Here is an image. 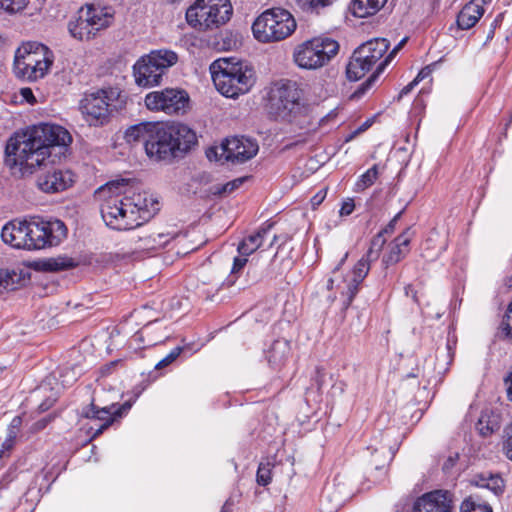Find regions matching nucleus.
Returning <instances> with one entry per match:
<instances>
[{
	"label": "nucleus",
	"instance_id": "13d9d810",
	"mask_svg": "<svg viewBox=\"0 0 512 512\" xmlns=\"http://www.w3.org/2000/svg\"><path fill=\"white\" fill-rule=\"evenodd\" d=\"M405 293L407 296H409L411 294L413 299L416 300V292L414 291V289L411 285H408L407 287H405Z\"/></svg>",
	"mask_w": 512,
	"mask_h": 512
},
{
	"label": "nucleus",
	"instance_id": "49530a36",
	"mask_svg": "<svg viewBox=\"0 0 512 512\" xmlns=\"http://www.w3.org/2000/svg\"><path fill=\"white\" fill-rule=\"evenodd\" d=\"M21 95L29 103H34L36 101L33 92L30 88H22Z\"/></svg>",
	"mask_w": 512,
	"mask_h": 512
},
{
	"label": "nucleus",
	"instance_id": "4c0bfd02",
	"mask_svg": "<svg viewBox=\"0 0 512 512\" xmlns=\"http://www.w3.org/2000/svg\"><path fill=\"white\" fill-rule=\"evenodd\" d=\"M496 427H497V423L490 421L488 419V416L485 414L481 415V417L479 418L478 423H477V429H478L479 433L483 436L492 434L494 432V430L496 429Z\"/></svg>",
	"mask_w": 512,
	"mask_h": 512
},
{
	"label": "nucleus",
	"instance_id": "e433bc0d",
	"mask_svg": "<svg viewBox=\"0 0 512 512\" xmlns=\"http://www.w3.org/2000/svg\"><path fill=\"white\" fill-rule=\"evenodd\" d=\"M27 4L28 0H0V10L16 13L23 10Z\"/></svg>",
	"mask_w": 512,
	"mask_h": 512
},
{
	"label": "nucleus",
	"instance_id": "473e14b6",
	"mask_svg": "<svg viewBox=\"0 0 512 512\" xmlns=\"http://www.w3.org/2000/svg\"><path fill=\"white\" fill-rule=\"evenodd\" d=\"M246 179V177H240L222 185H214L210 188V192L213 195H228L238 189Z\"/></svg>",
	"mask_w": 512,
	"mask_h": 512
},
{
	"label": "nucleus",
	"instance_id": "69168bd1",
	"mask_svg": "<svg viewBox=\"0 0 512 512\" xmlns=\"http://www.w3.org/2000/svg\"><path fill=\"white\" fill-rule=\"evenodd\" d=\"M446 348H447L448 352L450 353L452 350V346H451L450 342H447Z\"/></svg>",
	"mask_w": 512,
	"mask_h": 512
},
{
	"label": "nucleus",
	"instance_id": "a19ab883",
	"mask_svg": "<svg viewBox=\"0 0 512 512\" xmlns=\"http://www.w3.org/2000/svg\"><path fill=\"white\" fill-rule=\"evenodd\" d=\"M367 450H371L372 454L374 452H376V453H379L382 456H384V461L382 462V466H384V463L387 460V458L389 457V459H391L394 454V452L391 450V447H389L387 444H382V443L380 444V446L370 445L367 447Z\"/></svg>",
	"mask_w": 512,
	"mask_h": 512
},
{
	"label": "nucleus",
	"instance_id": "9d476101",
	"mask_svg": "<svg viewBox=\"0 0 512 512\" xmlns=\"http://www.w3.org/2000/svg\"><path fill=\"white\" fill-rule=\"evenodd\" d=\"M232 12L229 0H196L187 9L186 20L192 28L206 31L224 25Z\"/></svg>",
	"mask_w": 512,
	"mask_h": 512
},
{
	"label": "nucleus",
	"instance_id": "774afa93",
	"mask_svg": "<svg viewBox=\"0 0 512 512\" xmlns=\"http://www.w3.org/2000/svg\"><path fill=\"white\" fill-rule=\"evenodd\" d=\"M323 498H324V499H328V498H329V494H328V492H326V493L323 495Z\"/></svg>",
	"mask_w": 512,
	"mask_h": 512
},
{
	"label": "nucleus",
	"instance_id": "20e7f679",
	"mask_svg": "<svg viewBox=\"0 0 512 512\" xmlns=\"http://www.w3.org/2000/svg\"><path fill=\"white\" fill-rule=\"evenodd\" d=\"M217 90L227 98H236L250 91L255 83V72L246 62L235 58H219L210 65Z\"/></svg>",
	"mask_w": 512,
	"mask_h": 512
},
{
	"label": "nucleus",
	"instance_id": "7ed1b4c3",
	"mask_svg": "<svg viewBox=\"0 0 512 512\" xmlns=\"http://www.w3.org/2000/svg\"><path fill=\"white\" fill-rule=\"evenodd\" d=\"M128 143L141 142L147 156L155 160L174 158L196 144L195 132L182 123L143 122L125 132Z\"/></svg>",
	"mask_w": 512,
	"mask_h": 512
},
{
	"label": "nucleus",
	"instance_id": "393cba45",
	"mask_svg": "<svg viewBox=\"0 0 512 512\" xmlns=\"http://www.w3.org/2000/svg\"><path fill=\"white\" fill-rule=\"evenodd\" d=\"M290 343L285 339L275 340L267 351L266 357L274 369L282 367L290 356Z\"/></svg>",
	"mask_w": 512,
	"mask_h": 512
},
{
	"label": "nucleus",
	"instance_id": "72a5a7b5",
	"mask_svg": "<svg viewBox=\"0 0 512 512\" xmlns=\"http://www.w3.org/2000/svg\"><path fill=\"white\" fill-rule=\"evenodd\" d=\"M335 0H296L300 9L309 13H319L325 7L333 4Z\"/></svg>",
	"mask_w": 512,
	"mask_h": 512
},
{
	"label": "nucleus",
	"instance_id": "39448f33",
	"mask_svg": "<svg viewBox=\"0 0 512 512\" xmlns=\"http://www.w3.org/2000/svg\"><path fill=\"white\" fill-rule=\"evenodd\" d=\"M400 215L401 213L396 214L385 228L373 237L368 251L354 265L351 273L347 275L341 283L337 284V290L344 297L343 307L345 309L351 305L353 299L359 292L362 282L370 271L371 263L379 258L380 252L386 242V239L383 237L384 234H390L394 231Z\"/></svg>",
	"mask_w": 512,
	"mask_h": 512
},
{
	"label": "nucleus",
	"instance_id": "ddd939ff",
	"mask_svg": "<svg viewBox=\"0 0 512 512\" xmlns=\"http://www.w3.org/2000/svg\"><path fill=\"white\" fill-rule=\"evenodd\" d=\"M389 48V41L376 38L363 43L352 54L346 75L350 81H358L384 56Z\"/></svg>",
	"mask_w": 512,
	"mask_h": 512
},
{
	"label": "nucleus",
	"instance_id": "603ef678",
	"mask_svg": "<svg viewBox=\"0 0 512 512\" xmlns=\"http://www.w3.org/2000/svg\"><path fill=\"white\" fill-rule=\"evenodd\" d=\"M430 75V69L428 67L423 68L420 70V72L417 74L414 80H417V83H419L424 78L428 77Z\"/></svg>",
	"mask_w": 512,
	"mask_h": 512
},
{
	"label": "nucleus",
	"instance_id": "680f3d73",
	"mask_svg": "<svg viewBox=\"0 0 512 512\" xmlns=\"http://www.w3.org/2000/svg\"><path fill=\"white\" fill-rule=\"evenodd\" d=\"M341 506V501L337 502L331 509L337 510Z\"/></svg>",
	"mask_w": 512,
	"mask_h": 512
},
{
	"label": "nucleus",
	"instance_id": "37998d69",
	"mask_svg": "<svg viewBox=\"0 0 512 512\" xmlns=\"http://www.w3.org/2000/svg\"><path fill=\"white\" fill-rule=\"evenodd\" d=\"M15 439L16 431L11 430L10 432H8L6 439L1 444V448H3L6 451V453H8L13 448Z\"/></svg>",
	"mask_w": 512,
	"mask_h": 512
},
{
	"label": "nucleus",
	"instance_id": "423d86ee",
	"mask_svg": "<svg viewBox=\"0 0 512 512\" xmlns=\"http://www.w3.org/2000/svg\"><path fill=\"white\" fill-rule=\"evenodd\" d=\"M54 62L53 52L44 44L27 42L16 50L14 73L23 80L42 79Z\"/></svg>",
	"mask_w": 512,
	"mask_h": 512
},
{
	"label": "nucleus",
	"instance_id": "c756f323",
	"mask_svg": "<svg viewBox=\"0 0 512 512\" xmlns=\"http://www.w3.org/2000/svg\"><path fill=\"white\" fill-rule=\"evenodd\" d=\"M76 266V262L73 258L67 256H58L50 258L44 262V268L47 271L58 272Z\"/></svg>",
	"mask_w": 512,
	"mask_h": 512
},
{
	"label": "nucleus",
	"instance_id": "f8f14e48",
	"mask_svg": "<svg viewBox=\"0 0 512 512\" xmlns=\"http://www.w3.org/2000/svg\"><path fill=\"white\" fill-rule=\"evenodd\" d=\"M301 90L292 81L274 83L268 93V107L276 118L291 121L302 110Z\"/></svg>",
	"mask_w": 512,
	"mask_h": 512
},
{
	"label": "nucleus",
	"instance_id": "c03bdc74",
	"mask_svg": "<svg viewBox=\"0 0 512 512\" xmlns=\"http://www.w3.org/2000/svg\"><path fill=\"white\" fill-rule=\"evenodd\" d=\"M248 256L239 255L238 257L234 258L233 267H232V273L239 272L247 263Z\"/></svg>",
	"mask_w": 512,
	"mask_h": 512
},
{
	"label": "nucleus",
	"instance_id": "052dcab7",
	"mask_svg": "<svg viewBox=\"0 0 512 512\" xmlns=\"http://www.w3.org/2000/svg\"><path fill=\"white\" fill-rule=\"evenodd\" d=\"M509 436H512V421H511V424H510V426H509V428L507 430V437H509Z\"/></svg>",
	"mask_w": 512,
	"mask_h": 512
},
{
	"label": "nucleus",
	"instance_id": "412c9836",
	"mask_svg": "<svg viewBox=\"0 0 512 512\" xmlns=\"http://www.w3.org/2000/svg\"><path fill=\"white\" fill-rule=\"evenodd\" d=\"M414 232L407 228L403 233L397 236L389 245V250L384 254L382 263L385 268L400 262L408 253L409 245Z\"/></svg>",
	"mask_w": 512,
	"mask_h": 512
},
{
	"label": "nucleus",
	"instance_id": "bf43d9fd",
	"mask_svg": "<svg viewBox=\"0 0 512 512\" xmlns=\"http://www.w3.org/2000/svg\"><path fill=\"white\" fill-rule=\"evenodd\" d=\"M334 282H335L334 278H329L327 280L326 288H327L328 291H331L334 288Z\"/></svg>",
	"mask_w": 512,
	"mask_h": 512
},
{
	"label": "nucleus",
	"instance_id": "f3484780",
	"mask_svg": "<svg viewBox=\"0 0 512 512\" xmlns=\"http://www.w3.org/2000/svg\"><path fill=\"white\" fill-rule=\"evenodd\" d=\"M1 238L12 248L34 250L32 221L14 219L7 222L2 227Z\"/></svg>",
	"mask_w": 512,
	"mask_h": 512
},
{
	"label": "nucleus",
	"instance_id": "4d7b16f0",
	"mask_svg": "<svg viewBox=\"0 0 512 512\" xmlns=\"http://www.w3.org/2000/svg\"><path fill=\"white\" fill-rule=\"evenodd\" d=\"M232 505L233 503L231 502L230 499L226 500L220 512H230Z\"/></svg>",
	"mask_w": 512,
	"mask_h": 512
},
{
	"label": "nucleus",
	"instance_id": "8fccbe9b",
	"mask_svg": "<svg viewBox=\"0 0 512 512\" xmlns=\"http://www.w3.org/2000/svg\"><path fill=\"white\" fill-rule=\"evenodd\" d=\"M417 84H418L417 80H413L408 85H406L405 87L402 88V90L400 91L399 96L403 97V96L409 94Z\"/></svg>",
	"mask_w": 512,
	"mask_h": 512
},
{
	"label": "nucleus",
	"instance_id": "cd10ccee",
	"mask_svg": "<svg viewBox=\"0 0 512 512\" xmlns=\"http://www.w3.org/2000/svg\"><path fill=\"white\" fill-rule=\"evenodd\" d=\"M387 0H352L350 8L354 16L365 18L376 14Z\"/></svg>",
	"mask_w": 512,
	"mask_h": 512
},
{
	"label": "nucleus",
	"instance_id": "a18cd8bd",
	"mask_svg": "<svg viewBox=\"0 0 512 512\" xmlns=\"http://www.w3.org/2000/svg\"><path fill=\"white\" fill-rule=\"evenodd\" d=\"M370 126V123L369 121H365L361 126H359L356 130H354L353 132H351L350 134H348L345 138V142H349L351 140H353L357 135H359L360 133L366 131L368 129V127Z\"/></svg>",
	"mask_w": 512,
	"mask_h": 512
},
{
	"label": "nucleus",
	"instance_id": "5fc2aeb1",
	"mask_svg": "<svg viewBox=\"0 0 512 512\" xmlns=\"http://www.w3.org/2000/svg\"><path fill=\"white\" fill-rule=\"evenodd\" d=\"M132 341L140 344L143 341V331L135 333L132 337Z\"/></svg>",
	"mask_w": 512,
	"mask_h": 512
},
{
	"label": "nucleus",
	"instance_id": "4be33fe9",
	"mask_svg": "<svg viewBox=\"0 0 512 512\" xmlns=\"http://www.w3.org/2000/svg\"><path fill=\"white\" fill-rule=\"evenodd\" d=\"M82 8L89 20L90 26L95 28L92 29L94 38L101 30L108 28L114 20V12L111 7L86 4Z\"/></svg>",
	"mask_w": 512,
	"mask_h": 512
},
{
	"label": "nucleus",
	"instance_id": "0eeeda50",
	"mask_svg": "<svg viewBox=\"0 0 512 512\" xmlns=\"http://www.w3.org/2000/svg\"><path fill=\"white\" fill-rule=\"evenodd\" d=\"M120 98L121 91L114 87L88 91L79 101V111L89 126H104L117 109Z\"/></svg>",
	"mask_w": 512,
	"mask_h": 512
},
{
	"label": "nucleus",
	"instance_id": "ea45409f",
	"mask_svg": "<svg viewBox=\"0 0 512 512\" xmlns=\"http://www.w3.org/2000/svg\"><path fill=\"white\" fill-rule=\"evenodd\" d=\"M501 325L502 330L505 332V335L512 339V301L508 305Z\"/></svg>",
	"mask_w": 512,
	"mask_h": 512
},
{
	"label": "nucleus",
	"instance_id": "6ab92c4d",
	"mask_svg": "<svg viewBox=\"0 0 512 512\" xmlns=\"http://www.w3.org/2000/svg\"><path fill=\"white\" fill-rule=\"evenodd\" d=\"M75 174L68 169L52 168L37 178L38 188L45 193H57L72 186Z\"/></svg>",
	"mask_w": 512,
	"mask_h": 512
},
{
	"label": "nucleus",
	"instance_id": "5701e85b",
	"mask_svg": "<svg viewBox=\"0 0 512 512\" xmlns=\"http://www.w3.org/2000/svg\"><path fill=\"white\" fill-rule=\"evenodd\" d=\"M484 14V8L479 0H471L460 10L457 25L462 30H468L476 25Z\"/></svg>",
	"mask_w": 512,
	"mask_h": 512
},
{
	"label": "nucleus",
	"instance_id": "c9c22d12",
	"mask_svg": "<svg viewBox=\"0 0 512 512\" xmlns=\"http://www.w3.org/2000/svg\"><path fill=\"white\" fill-rule=\"evenodd\" d=\"M272 464L267 462H261L258 466L256 481L261 486H267L272 480Z\"/></svg>",
	"mask_w": 512,
	"mask_h": 512
},
{
	"label": "nucleus",
	"instance_id": "58836bf2",
	"mask_svg": "<svg viewBox=\"0 0 512 512\" xmlns=\"http://www.w3.org/2000/svg\"><path fill=\"white\" fill-rule=\"evenodd\" d=\"M184 347L177 346L174 347L162 360H160L156 365L155 369L159 370L164 367L169 366L172 364L183 352Z\"/></svg>",
	"mask_w": 512,
	"mask_h": 512
},
{
	"label": "nucleus",
	"instance_id": "7c9ffc66",
	"mask_svg": "<svg viewBox=\"0 0 512 512\" xmlns=\"http://www.w3.org/2000/svg\"><path fill=\"white\" fill-rule=\"evenodd\" d=\"M20 275L14 270L0 269V294L4 291L16 289Z\"/></svg>",
	"mask_w": 512,
	"mask_h": 512
},
{
	"label": "nucleus",
	"instance_id": "e2e57ef3",
	"mask_svg": "<svg viewBox=\"0 0 512 512\" xmlns=\"http://www.w3.org/2000/svg\"><path fill=\"white\" fill-rule=\"evenodd\" d=\"M5 454H6V451L3 448L0 447V459L2 457H4Z\"/></svg>",
	"mask_w": 512,
	"mask_h": 512
},
{
	"label": "nucleus",
	"instance_id": "b1692460",
	"mask_svg": "<svg viewBox=\"0 0 512 512\" xmlns=\"http://www.w3.org/2000/svg\"><path fill=\"white\" fill-rule=\"evenodd\" d=\"M68 31L70 35L79 41H88L94 38L93 27L90 26L89 20L81 7L74 18L68 22Z\"/></svg>",
	"mask_w": 512,
	"mask_h": 512
},
{
	"label": "nucleus",
	"instance_id": "2eb2a0df",
	"mask_svg": "<svg viewBox=\"0 0 512 512\" xmlns=\"http://www.w3.org/2000/svg\"><path fill=\"white\" fill-rule=\"evenodd\" d=\"M67 236V227L61 220L32 221L34 250L59 245Z\"/></svg>",
	"mask_w": 512,
	"mask_h": 512
},
{
	"label": "nucleus",
	"instance_id": "6e6d98bb",
	"mask_svg": "<svg viewBox=\"0 0 512 512\" xmlns=\"http://www.w3.org/2000/svg\"><path fill=\"white\" fill-rule=\"evenodd\" d=\"M347 257H348V253L346 252L344 254V256L342 257V259L340 260V262L338 263V265L333 269L332 273L334 275L339 271L340 267L344 264V262L346 261Z\"/></svg>",
	"mask_w": 512,
	"mask_h": 512
},
{
	"label": "nucleus",
	"instance_id": "4468645a",
	"mask_svg": "<svg viewBox=\"0 0 512 512\" xmlns=\"http://www.w3.org/2000/svg\"><path fill=\"white\" fill-rule=\"evenodd\" d=\"M145 106L150 111H163L166 114L184 112L188 106L189 96L186 91L177 88H165L148 93Z\"/></svg>",
	"mask_w": 512,
	"mask_h": 512
},
{
	"label": "nucleus",
	"instance_id": "79ce46f5",
	"mask_svg": "<svg viewBox=\"0 0 512 512\" xmlns=\"http://www.w3.org/2000/svg\"><path fill=\"white\" fill-rule=\"evenodd\" d=\"M354 209H355V204H354L353 199L348 198L347 200H345L342 203L339 214H340V216H349L350 214H352Z\"/></svg>",
	"mask_w": 512,
	"mask_h": 512
},
{
	"label": "nucleus",
	"instance_id": "bb28decb",
	"mask_svg": "<svg viewBox=\"0 0 512 512\" xmlns=\"http://www.w3.org/2000/svg\"><path fill=\"white\" fill-rule=\"evenodd\" d=\"M407 42V37H404L393 49L392 51L385 57V59L380 62L377 66L375 72L359 87L356 94H364L367 90H369L379 75L385 70L387 65L391 62V60L395 57V55L402 49V47Z\"/></svg>",
	"mask_w": 512,
	"mask_h": 512
},
{
	"label": "nucleus",
	"instance_id": "dca6fc26",
	"mask_svg": "<svg viewBox=\"0 0 512 512\" xmlns=\"http://www.w3.org/2000/svg\"><path fill=\"white\" fill-rule=\"evenodd\" d=\"M131 406L132 404L129 401L121 405L112 404L111 406L103 408H98L91 403L82 409L81 415L94 422H99L89 427L92 438H95L107 429L114 422L116 417H122L123 414L127 413Z\"/></svg>",
	"mask_w": 512,
	"mask_h": 512
},
{
	"label": "nucleus",
	"instance_id": "864d4df0",
	"mask_svg": "<svg viewBox=\"0 0 512 512\" xmlns=\"http://www.w3.org/2000/svg\"><path fill=\"white\" fill-rule=\"evenodd\" d=\"M503 17H504V14L503 13H500L498 14L495 19L493 20V22L491 23V28L493 30H495L497 27H499L503 21Z\"/></svg>",
	"mask_w": 512,
	"mask_h": 512
},
{
	"label": "nucleus",
	"instance_id": "f03ea898",
	"mask_svg": "<svg viewBox=\"0 0 512 512\" xmlns=\"http://www.w3.org/2000/svg\"><path fill=\"white\" fill-rule=\"evenodd\" d=\"M105 224L115 230H131L150 220L159 202L147 192H137L127 179L112 180L96 190Z\"/></svg>",
	"mask_w": 512,
	"mask_h": 512
},
{
	"label": "nucleus",
	"instance_id": "338daca9",
	"mask_svg": "<svg viewBox=\"0 0 512 512\" xmlns=\"http://www.w3.org/2000/svg\"><path fill=\"white\" fill-rule=\"evenodd\" d=\"M494 31H495V30H493L492 28L490 29V32H489V34H488V38L493 37V35H494Z\"/></svg>",
	"mask_w": 512,
	"mask_h": 512
},
{
	"label": "nucleus",
	"instance_id": "f257e3e1",
	"mask_svg": "<svg viewBox=\"0 0 512 512\" xmlns=\"http://www.w3.org/2000/svg\"><path fill=\"white\" fill-rule=\"evenodd\" d=\"M72 136L64 127L40 123L17 132L9 138L5 148V163L11 169L18 168L22 176L31 175L46 160L65 156Z\"/></svg>",
	"mask_w": 512,
	"mask_h": 512
},
{
	"label": "nucleus",
	"instance_id": "f704fd0d",
	"mask_svg": "<svg viewBox=\"0 0 512 512\" xmlns=\"http://www.w3.org/2000/svg\"><path fill=\"white\" fill-rule=\"evenodd\" d=\"M378 176L377 165H373L365 173H363L356 182V190L363 191L374 184Z\"/></svg>",
	"mask_w": 512,
	"mask_h": 512
},
{
	"label": "nucleus",
	"instance_id": "aec40b11",
	"mask_svg": "<svg viewBox=\"0 0 512 512\" xmlns=\"http://www.w3.org/2000/svg\"><path fill=\"white\" fill-rule=\"evenodd\" d=\"M452 500L447 491L435 490L419 497L413 506L414 512H451Z\"/></svg>",
	"mask_w": 512,
	"mask_h": 512
},
{
	"label": "nucleus",
	"instance_id": "c85d7f7f",
	"mask_svg": "<svg viewBox=\"0 0 512 512\" xmlns=\"http://www.w3.org/2000/svg\"><path fill=\"white\" fill-rule=\"evenodd\" d=\"M472 483L478 487L486 488L495 495H500L504 491V481L497 474L481 473L473 477Z\"/></svg>",
	"mask_w": 512,
	"mask_h": 512
},
{
	"label": "nucleus",
	"instance_id": "6e6552de",
	"mask_svg": "<svg viewBox=\"0 0 512 512\" xmlns=\"http://www.w3.org/2000/svg\"><path fill=\"white\" fill-rule=\"evenodd\" d=\"M178 62V55L170 49L152 50L133 65L135 82L140 87H153L161 83L168 69Z\"/></svg>",
	"mask_w": 512,
	"mask_h": 512
},
{
	"label": "nucleus",
	"instance_id": "a211bd4d",
	"mask_svg": "<svg viewBox=\"0 0 512 512\" xmlns=\"http://www.w3.org/2000/svg\"><path fill=\"white\" fill-rule=\"evenodd\" d=\"M222 150L227 161L232 163H244L257 154L259 146L254 139L244 136H234L225 140L222 144Z\"/></svg>",
	"mask_w": 512,
	"mask_h": 512
},
{
	"label": "nucleus",
	"instance_id": "de8ad7c7",
	"mask_svg": "<svg viewBox=\"0 0 512 512\" xmlns=\"http://www.w3.org/2000/svg\"><path fill=\"white\" fill-rule=\"evenodd\" d=\"M504 451L507 458L512 461V436L507 437L504 442Z\"/></svg>",
	"mask_w": 512,
	"mask_h": 512
},
{
	"label": "nucleus",
	"instance_id": "2f4dec72",
	"mask_svg": "<svg viewBox=\"0 0 512 512\" xmlns=\"http://www.w3.org/2000/svg\"><path fill=\"white\" fill-rule=\"evenodd\" d=\"M460 512H493L490 505L483 503L474 497L465 499L461 506Z\"/></svg>",
	"mask_w": 512,
	"mask_h": 512
},
{
	"label": "nucleus",
	"instance_id": "0e129e2a",
	"mask_svg": "<svg viewBox=\"0 0 512 512\" xmlns=\"http://www.w3.org/2000/svg\"><path fill=\"white\" fill-rule=\"evenodd\" d=\"M328 299H329L331 302H333V301L336 299V295H335V294H333V295H329V296H328Z\"/></svg>",
	"mask_w": 512,
	"mask_h": 512
},
{
	"label": "nucleus",
	"instance_id": "09e8293b",
	"mask_svg": "<svg viewBox=\"0 0 512 512\" xmlns=\"http://www.w3.org/2000/svg\"><path fill=\"white\" fill-rule=\"evenodd\" d=\"M22 421H21V418L16 416L12 419L10 425H9V429H8V432H10L11 430H15L16 431V435L18 434V431H19V428H20V425H21Z\"/></svg>",
	"mask_w": 512,
	"mask_h": 512
},
{
	"label": "nucleus",
	"instance_id": "1a4fd4ad",
	"mask_svg": "<svg viewBox=\"0 0 512 512\" xmlns=\"http://www.w3.org/2000/svg\"><path fill=\"white\" fill-rule=\"evenodd\" d=\"M297 24L293 15L282 8H271L261 13L253 22L254 37L262 43L277 42L289 37Z\"/></svg>",
	"mask_w": 512,
	"mask_h": 512
},
{
	"label": "nucleus",
	"instance_id": "a878e982",
	"mask_svg": "<svg viewBox=\"0 0 512 512\" xmlns=\"http://www.w3.org/2000/svg\"><path fill=\"white\" fill-rule=\"evenodd\" d=\"M272 224L261 226L256 233L244 238L238 245V252L243 256H249L254 253L263 243L264 237L268 234Z\"/></svg>",
	"mask_w": 512,
	"mask_h": 512
},
{
	"label": "nucleus",
	"instance_id": "9b49d317",
	"mask_svg": "<svg viewBox=\"0 0 512 512\" xmlns=\"http://www.w3.org/2000/svg\"><path fill=\"white\" fill-rule=\"evenodd\" d=\"M339 51V43L329 37H314L297 45L293 51L295 64L302 69L316 70L328 64Z\"/></svg>",
	"mask_w": 512,
	"mask_h": 512
},
{
	"label": "nucleus",
	"instance_id": "3c124183",
	"mask_svg": "<svg viewBox=\"0 0 512 512\" xmlns=\"http://www.w3.org/2000/svg\"><path fill=\"white\" fill-rule=\"evenodd\" d=\"M326 197V191L318 192L311 200L312 205H319Z\"/></svg>",
	"mask_w": 512,
	"mask_h": 512
}]
</instances>
